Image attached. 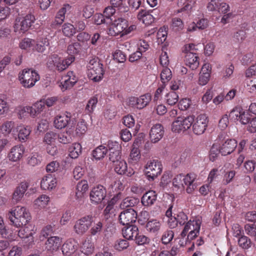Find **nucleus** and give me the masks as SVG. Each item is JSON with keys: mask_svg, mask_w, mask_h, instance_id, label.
Wrapping results in <instances>:
<instances>
[{"mask_svg": "<svg viewBox=\"0 0 256 256\" xmlns=\"http://www.w3.org/2000/svg\"><path fill=\"white\" fill-rule=\"evenodd\" d=\"M138 214L132 208H128L122 212L118 216L120 222L124 226L131 225L136 222Z\"/></svg>", "mask_w": 256, "mask_h": 256, "instance_id": "nucleus-13", "label": "nucleus"}, {"mask_svg": "<svg viewBox=\"0 0 256 256\" xmlns=\"http://www.w3.org/2000/svg\"><path fill=\"white\" fill-rule=\"evenodd\" d=\"M56 180L51 175L45 176L41 181V188L44 190H52L56 186Z\"/></svg>", "mask_w": 256, "mask_h": 256, "instance_id": "nucleus-25", "label": "nucleus"}, {"mask_svg": "<svg viewBox=\"0 0 256 256\" xmlns=\"http://www.w3.org/2000/svg\"><path fill=\"white\" fill-rule=\"evenodd\" d=\"M164 134L163 126L160 124L154 125L150 132V138L153 143H156L160 141Z\"/></svg>", "mask_w": 256, "mask_h": 256, "instance_id": "nucleus-19", "label": "nucleus"}, {"mask_svg": "<svg viewBox=\"0 0 256 256\" xmlns=\"http://www.w3.org/2000/svg\"><path fill=\"white\" fill-rule=\"evenodd\" d=\"M106 196V190L101 185L94 187L90 192V198L92 202L99 204L104 198Z\"/></svg>", "mask_w": 256, "mask_h": 256, "instance_id": "nucleus-15", "label": "nucleus"}, {"mask_svg": "<svg viewBox=\"0 0 256 256\" xmlns=\"http://www.w3.org/2000/svg\"><path fill=\"white\" fill-rule=\"evenodd\" d=\"M129 246L128 242L126 240H118L115 242L114 248L118 251L127 248Z\"/></svg>", "mask_w": 256, "mask_h": 256, "instance_id": "nucleus-53", "label": "nucleus"}, {"mask_svg": "<svg viewBox=\"0 0 256 256\" xmlns=\"http://www.w3.org/2000/svg\"><path fill=\"white\" fill-rule=\"evenodd\" d=\"M162 169L160 162L156 160H150L147 162L144 166V174L148 180H153L160 174Z\"/></svg>", "mask_w": 256, "mask_h": 256, "instance_id": "nucleus-9", "label": "nucleus"}, {"mask_svg": "<svg viewBox=\"0 0 256 256\" xmlns=\"http://www.w3.org/2000/svg\"><path fill=\"white\" fill-rule=\"evenodd\" d=\"M44 109V104L40 100L36 102L33 106H30V116L32 118L38 116Z\"/></svg>", "mask_w": 256, "mask_h": 256, "instance_id": "nucleus-34", "label": "nucleus"}, {"mask_svg": "<svg viewBox=\"0 0 256 256\" xmlns=\"http://www.w3.org/2000/svg\"><path fill=\"white\" fill-rule=\"evenodd\" d=\"M18 138L20 140H26L28 138L31 132L30 127L21 126L18 127Z\"/></svg>", "mask_w": 256, "mask_h": 256, "instance_id": "nucleus-38", "label": "nucleus"}, {"mask_svg": "<svg viewBox=\"0 0 256 256\" xmlns=\"http://www.w3.org/2000/svg\"><path fill=\"white\" fill-rule=\"evenodd\" d=\"M182 178L183 174H179L176 176L172 180L173 186L180 192L184 190V189Z\"/></svg>", "mask_w": 256, "mask_h": 256, "instance_id": "nucleus-40", "label": "nucleus"}, {"mask_svg": "<svg viewBox=\"0 0 256 256\" xmlns=\"http://www.w3.org/2000/svg\"><path fill=\"white\" fill-rule=\"evenodd\" d=\"M49 201L50 198L48 196L42 194L34 201V205L38 208H44L48 205Z\"/></svg>", "mask_w": 256, "mask_h": 256, "instance_id": "nucleus-37", "label": "nucleus"}, {"mask_svg": "<svg viewBox=\"0 0 256 256\" xmlns=\"http://www.w3.org/2000/svg\"><path fill=\"white\" fill-rule=\"evenodd\" d=\"M54 124L58 129H62L67 126L69 133H70L74 127V118H71L70 113L66 112L56 116L54 118Z\"/></svg>", "mask_w": 256, "mask_h": 256, "instance_id": "nucleus-8", "label": "nucleus"}, {"mask_svg": "<svg viewBox=\"0 0 256 256\" xmlns=\"http://www.w3.org/2000/svg\"><path fill=\"white\" fill-rule=\"evenodd\" d=\"M239 246L242 248L247 249L250 246L251 241L246 236H242L238 240Z\"/></svg>", "mask_w": 256, "mask_h": 256, "instance_id": "nucleus-57", "label": "nucleus"}, {"mask_svg": "<svg viewBox=\"0 0 256 256\" xmlns=\"http://www.w3.org/2000/svg\"><path fill=\"white\" fill-rule=\"evenodd\" d=\"M34 42V40L28 38H25L20 43V47L23 50H28L33 45Z\"/></svg>", "mask_w": 256, "mask_h": 256, "instance_id": "nucleus-63", "label": "nucleus"}, {"mask_svg": "<svg viewBox=\"0 0 256 256\" xmlns=\"http://www.w3.org/2000/svg\"><path fill=\"white\" fill-rule=\"evenodd\" d=\"M74 130L70 132V134L73 133L75 132V134L76 136H80L86 133L87 130V126L85 121L83 120H80L76 124L74 120Z\"/></svg>", "mask_w": 256, "mask_h": 256, "instance_id": "nucleus-29", "label": "nucleus"}, {"mask_svg": "<svg viewBox=\"0 0 256 256\" xmlns=\"http://www.w3.org/2000/svg\"><path fill=\"white\" fill-rule=\"evenodd\" d=\"M58 138V134L52 132H47L44 138V142L46 144H54L56 143V140Z\"/></svg>", "mask_w": 256, "mask_h": 256, "instance_id": "nucleus-46", "label": "nucleus"}, {"mask_svg": "<svg viewBox=\"0 0 256 256\" xmlns=\"http://www.w3.org/2000/svg\"><path fill=\"white\" fill-rule=\"evenodd\" d=\"M88 188V184L86 180H82L78 184L76 192V197L77 200H81L84 198Z\"/></svg>", "mask_w": 256, "mask_h": 256, "instance_id": "nucleus-28", "label": "nucleus"}, {"mask_svg": "<svg viewBox=\"0 0 256 256\" xmlns=\"http://www.w3.org/2000/svg\"><path fill=\"white\" fill-rule=\"evenodd\" d=\"M104 16L101 14H96L94 15V22L96 24L100 25L102 24H111L112 20L110 21H106V19L104 18Z\"/></svg>", "mask_w": 256, "mask_h": 256, "instance_id": "nucleus-50", "label": "nucleus"}, {"mask_svg": "<svg viewBox=\"0 0 256 256\" xmlns=\"http://www.w3.org/2000/svg\"><path fill=\"white\" fill-rule=\"evenodd\" d=\"M11 224L22 228L18 232V236L27 239L26 242L30 244L34 242L33 235L35 234L34 226L28 224L30 219V214L24 206H17L12 208L6 214Z\"/></svg>", "mask_w": 256, "mask_h": 256, "instance_id": "nucleus-1", "label": "nucleus"}, {"mask_svg": "<svg viewBox=\"0 0 256 256\" xmlns=\"http://www.w3.org/2000/svg\"><path fill=\"white\" fill-rule=\"evenodd\" d=\"M80 52V44L78 42L74 43L68 46V52L69 56H73L74 54L78 53Z\"/></svg>", "mask_w": 256, "mask_h": 256, "instance_id": "nucleus-62", "label": "nucleus"}, {"mask_svg": "<svg viewBox=\"0 0 256 256\" xmlns=\"http://www.w3.org/2000/svg\"><path fill=\"white\" fill-rule=\"evenodd\" d=\"M197 178V175L194 173H189L186 175L183 174L184 186H187L186 191L188 194H191L194 190L196 186L194 182Z\"/></svg>", "mask_w": 256, "mask_h": 256, "instance_id": "nucleus-21", "label": "nucleus"}, {"mask_svg": "<svg viewBox=\"0 0 256 256\" xmlns=\"http://www.w3.org/2000/svg\"><path fill=\"white\" fill-rule=\"evenodd\" d=\"M157 196L154 191L150 190L146 192L142 198V203L144 206H150L154 204L156 200Z\"/></svg>", "mask_w": 256, "mask_h": 256, "instance_id": "nucleus-26", "label": "nucleus"}, {"mask_svg": "<svg viewBox=\"0 0 256 256\" xmlns=\"http://www.w3.org/2000/svg\"><path fill=\"white\" fill-rule=\"evenodd\" d=\"M136 28V25L129 26L128 22L126 20L118 18L113 22L112 27L108 30V34L111 36L120 35V36H122L130 34Z\"/></svg>", "mask_w": 256, "mask_h": 256, "instance_id": "nucleus-3", "label": "nucleus"}, {"mask_svg": "<svg viewBox=\"0 0 256 256\" xmlns=\"http://www.w3.org/2000/svg\"><path fill=\"white\" fill-rule=\"evenodd\" d=\"M103 229V224L100 221L94 222L90 230V234L92 236L99 235Z\"/></svg>", "mask_w": 256, "mask_h": 256, "instance_id": "nucleus-48", "label": "nucleus"}, {"mask_svg": "<svg viewBox=\"0 0 256 256\" xmlns=\"http://www.w3.org/2000/svg\"><path fill=\"white\" fill-rule=\"evenodd\" d=\"M28 187V182H21L19 186H17L13 194L12 200L16 202L20 201L24 196Z\"/></svg>", "mask_w": 256, "mask_h": 256, "instance_id": "nucleus-24", "label": "nucleus"}, {"mask_svg": "<svg viewBox=\"0 0 256 256\" xmlns=\"http://www.w3.org/2000/svg\"><path fill=\"white\" fill-rule=\"evenodd\" d=\"M172 74L170 70L168 68H163L160 73V79L162 84H166L172 78Z\"/></svg>", "mask_w": 256, "mask_h": 256, "instance_id": "nucleus-44", "label": "nucleus"}, {"mask_svg": "<svg viewBox=\"0 0 256 256\" xmlns=\"http://www.w3.org/2000/svg\"><path fill=\"white\" fill-rule=\"evenodd\" d=\"M62 238L59 236H50L45 242V250L49 253H54L58 251L61 246Z\"/></svg>", "mask_w": 256, "mask_h": 256, "instance_id": "nucleus-16", "label": "nucleus"}, {"mask_svg": "<svg viewBox=\"0 0 256 256\" xmlns=\"http://www.w3.org/2000/svg\"><path fill=\"white\" fill-rule=\"evenodd\" d=\"M138 19L146 25L150 24L154 20V16L148 12L142 10L138 14Z\"/></svg>", "mask_w": 256, "mask_h": 256, "instance_id": "nucleus-31", "label": "nucleus"}, {"mask_svg": "<svg viewBox=\"0 0 256 256\" xmlns=\"http://www.w3.org/2000/svg\"><path fill=\"white\" fill-rule=\"evenodd\" d=\"M192 130L196 134H203L208 126V120L206 114H202L198 116L194 120V118Z\"/></svg>", "mask_w": 256, "mask_h": 256, "instance_id": "nucleus-14", "label": "nucleus"}, {"mask_svg": "<svg viewBox=\"0 0 256 256\" xmlns=\"http://www.w3.org/2000/svg\"><path fill=\"white\" fill-rule=\"evenodd\" d=\"M18 78L24 87L30 88L40 80V76L35 70L32 68H25L20 72Z\"/></svg>", "mask_w": 256, "mask_h": 256, "instance_id": "nucleus-5", "label": "nucleus"}, {"mask_svg": "<svg viewBox=\"0 0 256 256\" xmlns=\"http://www.w3.org/2000/svg\"><path fill=\"white\" fill-rule=\"evenodd\" d=\"M82 152V146L79 143H74L69 148V156L72 158H76Z\"/></svg>", "mask_w": 256, "mask_h": 256, "instance_id": "nucleus-39", "label": "nucleus"}, {"mask_svg": "<svg viewBox=\"0 0 256 256\" xmlns=\"http://www.w3.org/2000/svg\"><path fill=\"white\" fill-rule=\"evenodd\" d=\"M30 106H20L18 110V118L20 119L25 118L28 117V115H30Z\"/></svg>", "mask_w": 256, "mask_h": 256, "instance_id": "nucleus-56", "label": "nucleus"}, {"mask_svg": "<svg viewBox=\"0 0 256 256\" xmlns=\"http://www.w3.org/2000/svg\"><path fill=\"white\" fill-rule=\"evenodd\" d=\"M151 96L146 94L137 98L138 108L141 109L145 107L151 100Z\"/></svg>", "mask_w": 256, "mask_h": 256, "instance_id": "nucleus-41", "label": "nucleus"}, {"mask_svg": "<svg viewBox=\"0 0 256 256\" xmlns=\"http://www.w3.org/2000/svg\"><path fill=\"white\" fill-rule=\"evenodd\" d=\"M136 242L138 245H143L148 243L150 239L142 234L138 232L137 236L134 238Z\"/></svg>", "mask_w": 256, "mask_h": 256, "instance_id": "nucleus-59", "label": "nucleus"}, {"mask_svg": "<svg viewBox=\"0 0 256 256\" xmlns=\"http://www.w3.org/2000/svg\"><path fill=\"white\" fill-rule=\"evenodd\" d=\"M220 0H211L207 4L206 8L208 11L218 10Z\"/></svg>", "mask_w": 256, "mask_h": 256, "instance_id": "nucleus-64", "label": "nucleus"}, {"mask_svg": "<svg viewBox=\"0 0 256 256\" xmlns=\"http://www.w3.org/2000/svg\"><path fill=\"white\" fill-rule=\"evenodd\" d=\"M202 222L200 218L190 220L184 225V228L180 234L182 238H184L187 236L186 242L184 244L182 242L180 245L184 246L188 244H190V241L196 238L200 233Z\"/></svg>", "mask_w": 256, "mask_h": 256, "instance_id": "nucleus-2", "label": "nucleus"}, {"mask_svg": "<svg viewBox=\"0 0 256 256\" xmlns=\"http://www.w3.org/2000/svg\"><path fill=\"white\" fill-rule=\"evenodd\" d=\"M93 221L92 216H84L76 222L74 230L77 234H82L88 230Z\"/></svg>", "mask_w": 256, "mask_h": 256, "instance_id": "nucleus-11", "label": "nucleus"}, {"mask_svg": "<svg viewBox=\"0 0 256 256\" xmlns=\"http://www.w3.org/2000/svg\"><path fill=\"white\" fill-rule=\"evenodd\" d=\"M10 111V106L6 99L0 97V115L7 114Z\"/></svg>", "mask_w": 256, "mask_h": 256, "instance_id": "nucleus-47", "label": "nucleus"}, {"mask_svg": "<svg viewBox=\"0 0 256 256\" xmlns=\"http://www.w3.org/2000/svg\"><path fill=\"white\" fill-rule=\"evenodd\" d=\"M52 59L56 69L61 72L66 70L74 62L75 58L73 56H68L63 59L54 54L52 56Z\"/></svg>", "mask_w": 256, "mask_h": 256, "instance_id": "nucleus-12", "label": "nucleus"}, {"mask_svg": "<svg viewBox=\"0 0 256 256\" xmlns=\"http://www.w3.org/2000/svg\"><path fill=\"white\" fill-rule=\"evenodd\" d=\"M88 68V76L90 79L94 82H98L102 80L104 76L102 64L97 58L90 60Z\"/></svg>", "mask_w": 256, "mask_h": 256, "instance_id": "nucleus-6", "label": "nucleus"}, {"mask_svg": "<svg viewBox=\"0 0 256 256\" xmlns=\"http://www.w3.org/2000/svg\"><path fill=\"white\" fill-rule=\"evenodd\" d=\"M116 10L112 6H108L105 8L104 11V16L107 20L110 21V18L115 14Z\"/></svg>", "mask_w": 256, "mask_h": 256, "instance_id": "nucleus-61", "label": "nucleus"}, {"mask_svg": "<svg viewBox=\"0 0 256 256\" xmlns=\"http://www.w3.org/2000/svg\"><path fill=\"white\" fill-rule=\"evenodd\" d=\"M122 230L123 236L127 240H134L137 236L138 229L137 226L134 225H128Z\"/></svg>", "mask_w": 256, "mask_h": 256, "instance_id": "nucleus-27", "label": "nucleus"}, {"mask_svg": "<svg viewBox=\"0 0 256 256\" xmlns=\"http://www.w3.org/2000/svg\"><path fill=\"white\" fill-rule=\"evenodd\" d=\"M108 152L107 147L100 145L92 151V156L96 160H100L103 158L106 155Z\"/></svg>", "mask_w": 256, "mask_h": 256, "instance_id": "nucleus-35", "label": "nucleus"}, {"mask_svg": "<svg viewBox=\"0 0 256 256\" xmlns=\"http://www.w3.org/2000/svg\"><path fill=\"white\" fill-rule=\"evenodd\" d=\"M68 131L66 132H62L60 134L58 135V141L62 144H68L71 142L72 140V138L70 136V134H68Z\"/></svg>", "mask_w": 256, "mask_h": 256, "instance_id": "nucleus-60", "label": "nucleus"}, {"mask_svg": "<svg viewBox=\"0 0 256 256\" xmlns=\"http://www.w3.org/2000/svg\"><path fill=\"white\" fill-rule=\"evenodd\" d=\"M244 229L247 234L250 236H256V222L246 224Z\"/></svg>", "mask_w": 256, "mask_h": 256, "instance_id": "nucleus-55", "label": "nucleus"}, {"mask_svg": "<svg viewBox=\"0 0 256 256\" xmlns=\"http://www.w3.org/2000/svg\"><path fill=\"white\" fill-rule=\"evenodd\" d=\"M35 21L34 16L28 14L22 18H17L14 26V32L22 35L28 31Z\"/></svg>", "mask_w": 256, "mask_h": 256, "instance_id": "nucleus-7", "label": "nucleus"}, {"mask_svg": "<svg viewBox=\"0 0 256 256\" xmlns=\"http://www.w3.org/2000/svg\"><path fill=\"white\" fill-rule=\"evenodd\" d=\"M78 78L72 71H69L62 78L61 82L62 90H66L72 88L77 82Z\"/></svg>", "mask_w": 256, "mask_h": 256, "instance_id": "nucleus-18", "label": "nucleus"}, {"mask_svg": "<svg viewBox=\"0 0 256 256\" xmlns=\"http://www.w3.org/2000/svg\"><path fill=\"white\" fill-rule=\"evenodd\" d=\"M97 102L98 98L95 96H93L88 100L86 107V110L88 113H91L94 111Z\"/></svg>", "mask_w": 256, "mask_h": 256, "instance_id": "nucleus-58", "label": "nucleus"}, {"mask_svg": "<svg viewBox=\"0 0 256 256\" xmlns=\"http://www.w3.org/2000/svg\"><path fill=\"white\" fill-rule=\"evenodd\" d=\"M184 62L192 70H194L199 66L198 56L195 52H188L185 54Z\"/></svg>", "mask_w": 256, "mask_h": 256, "instance_id": "nucleus-23", "label": "nucleus"}, {"mask_svg": "<svg viewBox=\"0 0 256 256\" xmlns=\"http://www.w3.org/2000/svg\"><path fill=\"white\" fill-rule=\"evenodd\" d=\"M14 127V122L11 120H6L0 126V132L5 136L10 134Z\"/></svg>", "mask_w": 256, "mask_h": 256, "instance_id": "nucleus-33", "label": "nucleus"}, {"mask_svg": "<svg viewBox=\"0 0 256 256\" xmlns=\"http://www.w3.org/2000/svg\"><path fill=\"white\" fill-rule=\"evenodd\" d=\"M80 250L82 253L86 256L92 254L94 250V245L92 240L87 239L84 241L80 246Z\"/></svg>", "mask_w": 256, "mask_h": 256, "instance_id": "nucleus-32", "label": "nucleus"}, {"mask_svg": "<svg viewBox=\"0 0 256 256\" xmlns=\"http://www.w3.org/2000/svg\"><path fill=\"white\" fill-rule=\"evenodd\" d=\"M62 31L64 35L66 36H71L76 34L74 26L70 23H65L62 26Z\"/></svg>", "mask_w": 256, "mask_h": 256, "instance_id": "nucleus-42", "label": "nucleus"}, {"mask_svg": "<svg viewBox=\"0 0 256 256\" xmlns=\"http://www.w3.org/2000/svg\"><path fill=\"white\" fill-rule=\"evenodd\" d=\"M193 122V116H178L173 122L172 130L173 132L178 133L184 132L190 128Z\"/></svg>", "mask_w": 256, "mask_h": 256, "instance_id": "nucleus-10", "label": "nucleus"}, {"mask_svg": "<svg viewBox=\"0 0 256 256\" xmlns=\"http://www.w3.org/2000/svg\"><path fill=\"white\" fill-rule=\"evenodd\" d=\"M160 228V222L156 219H152L148 220L146 224V229L147 231L154 234H156L158 232Z\"/></svg>", "mask_w": 256, "mask_h": 256, "instance_id": "nucleus-30", "label": "nucleus"}, {"mask_svg": "<svg viewBox=\"0 0 256 256\" xmlns=\"http://www.w3.org/2000/svg\"><path fill=\"white\" fill-rule=\"evenodd\" d=\"M220 153L219 146L216 142H215L212 146L210 154V160L214 162L216 158L218 156Z\"/></svg>", "mask_w": 256, "mask_h": 256, "instance_id": "nucleus-49", "label": "nucleus"}, {"mask_svg": "<svg viewBox=\"0 0 256 256\" xmlns=\"http://www.w3.org/2000/svg\"><path fill=\"white\" fill-rule=\"evenodd\" d=\"M78 244L74 240L69 239L62 246V250L65 256H70L78 248Z\"/></svg>", "mask_w": 256, "mask_h": 256, "instance_id": "nucleus-20", "label": "nucleus"}, {"mask_svg": "<svg viewBox=\"0 0 256 256\" xmlns=\"http://www.w3.org/2000/svg\"><path fill=\"white\" fill-rule=\"evenodd\" d=\"M115 172L119 174H125L131 176L134 173L130 168H128L126 162L123 159L114 164Z\"/></svg>", "mask_w": 256, "mask_h": 256, "instance_id": "nucleus-17", "label": "nucleus"}, {"mask_svg": "<svg viewBox=\"0 0 256 256\" xmlns=\"http://www.w3.org/2000/svg\"><path fill=\"white\" fill-rule=\"evenodd\" d=\"M174 236V232L172 230H168L164 232L162 236V242L164 244L170 243L172 240Z\"/></svg>", "mask_w": 256, "mask_h": 256, "instance_id": "nucleus-52", "label": "nucleus"}, {"mask_svg": "<svg viewBox=\"0 0 256 256\" xmlns=\"http://www.w3.org/2000/svg\"><path fill=\"white\" fill-rule=\"evenodd\" d=\"M42 160V156L38 153L32 154L28 158V163L32 166H36L40 164Z\"/></svg>", "mask_w": 256, "mask_h": 256, "instance_id": "nucleus-51", "label": "nucleus"}, {"mask_svg": "<svg viewBox=\"0 0 256 256\" xmlns=\"http://www.w3.org/2000/svg\"><path fill=\"white\" fill-rule=\"evenodd\" d=\"M136 200L132 198H124L120 204V208L124 209L128 207H132L134 206Z\"/></svg>", "mask_w": 256, "mask_h": 256, "instance_id": "nucleus-54", "label": "nucleus"}, {"mask_svg": "<svg viewBox=\"0 0 256 256\" xmlns=\"http://www.w3.org/2000/svg\"><path fill=\"white\" fill-rule=\"evenodd\" d=\"M165 100L168 104L172 106L178 102V96L176 92H170L166 95Z\"/></svg>", "mask_w": 256, "mask_h": 256, "instance_id": "nucleus-45", "label": "nucleus"}, {"mask_svg": "<svg viewBox=\"0 0 256 256\" xmlns=\"http://www.w3.org/2000/svg\"><path fill=\"white\" fill-rule=\"evenodd\" d=\"M49 44V40L47 38L42 37L38 40L35 48L38 52H42Z\"/></svg>", "mask_w": 256, "mask_h": 256, "instance_id": "nucleus-36", "label": "nucleus"}, {"mask_svg": "<svg viewBox=\"0 0 256 256\" xmlns=\"http://www.w3.org/2000/svg\"><path fill=\"white\" fill-rule=\"evenodd\" d=\"M216 142L219 146L220 153L222 156L230 154L237 146L236 141L234 139L228 138L224 132L218 134Z\"/></svg>", "mask_w": 256, "mask_h": 256, "instance_id": "nucleus-4", "label": "nucleus"}, {"mask_svg": "<svg viewBox=\"0 0 256 256\" xmlns=\"http://www.w3.org/2000/svg\"><path fill=\"white\" fill-rule=\"evenodd\" d=\"M24 152V148L22 145L13 146L8 154L9 160L12 162H18L20 160Z\"/></svg>", "mask_w": 256, "mask_h": 256, "instance_id": "nucleus-22", "label": "nucleus"}, {"mask_svg": "<svg viewBox=\"0 0 256 256\" xmlns=\"http://www.w3.org/2000/svg\"><path fill=\"white\" fill-rule=\"evenodd\" d=\"M108 150L109 154L114 152H121L122 147L120 144L117 142L109 140L108 142Z\"/></svg>", "mask_w": 256, "mask_h": 256, "instance_id": "nucleus-43", "label": "nucleus"}]
</instances>
